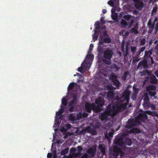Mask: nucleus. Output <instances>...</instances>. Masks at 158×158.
Returning a JSON list of instances; mask_svg holds the SVG:
<instances>
[{
  "label": "nucleus",
  "mask_w": 158,
  "mask_h": 158,
  "mask_svg": "<svg viewBox=\"0 0 158 158\" xmlns=\"http://www.w3.org/2000/svg\"><path fill=\"white\" fill-rule=\"evenodd\" d=\"M130 49L133 54H134L135 52L137 50V48L135 46H132L130 47Z\"/></svg>",
  "instance_id": "nucleus-37"
},
{
  "label": "nucleus",
  "mask_w": 158,
  "mask_h": 158,
  "mask_svg": "<svg viewBox=\"0 0 158 158\" xmlns=\"http://www.w3.org/2000/svg\"><path fill=\"white\" fill-rule=\"evenodd\" d=\"M117 77L116 75H112L110 77V80L111 82H113L116 80L117 79Z\"/></svg>",
  "instance_id": "nucleus-26"
},
{
  "label": "nucleus",
  "mask_w": 158,
  "mask_h": 158,
  "mask_svg": "<svg viewBox=\"0 0 158 158\" xmlns=\"http://www.w3.org/2000/svg\"><path fill=\"white\" fill-rule=\"evenodd\" d=\"M149 107H151L152 110H155V105L152 104L150 103L149 104Z\"/></svg>",
  "instance_id": "nucleus-55"
},
{
  "label": "nucleus",
  "mask_w": 158,
  "mask_h": 158,
  "mask_svg": "<svg viewBox=\"0 0 158 158\" xmlns=\"http://www.w3.org/2000/svg\"><path fill=\"white\" fill-rule=\"evenodd\" d=\"M85 132H87V133H93L92 131H91V128L89 126L86 127V128H84Z\"/></svg>",
  "instance_id": "nucleus-29"
},
{
  "label": "nucleus",
  "mask_w": 158,
  "mask_h": 158,
  "mask_svg": "<svg viewBox=\"0 0 158 158\" xmlns=\"http://www.w3.org/2000/svg\"><path fill=\"white\" fill-rule=\"evenodd\" d=\"M138 12H139V11L136 10H134L133 12L134 14L135 15H137L138 14Z\"/></svg>",
  "instance_id": "nucleus-64"
},
{
  "label": "nucleus",
  "mask_w": 158,
  "mask_h": 158,
  "mask_svg": "<svg viewBox=\"0 0 158 158\" xmlns=\"http://www.w3.org/2000/svg\"><path fill=\"white\" fill-rule=\"evenodd\" d=\"M85 131L84 129H82L80 132V133L81 134H85Z\"/></svg>",
  "instance_id": "nucleus-61"
},
{
  "label": "nucleus",
  "mask_w": 158,
  "mask_h": 158,
  "mask_svg": "<svg viewBox=\"0 0 158 158\" xmlns=\"http://www.w3.org/2000/svg\"><path fill=\"white\" fill-rule=\"evenodd\" d=\"M77 149L78 152L73 154V157L75 158L79 157L81 156L82 155L81 152L83 151L82 147L81 146H78Z\"/></svg>",
  "instance_id": "nucleus-13"
},
{
  "label": "nucleus",
  "mask_w": 158,
  "mask_h": 158,
  "mask_svg": "<svg viewBox=\"0 0 158 158\" xmlns=\"http://www.w3.org/2000/svg\"><path fill=\"white\" fill-rule=\"evenodd\" d=\"M64 111V108H61L60 110H59V111H58V112L60 113V114H62L63 113Z\"/></svg>",
  "instance_id": "nucleus-63"
},
{
  "label": "nucleus",
  "mask_w": 158,
  "mask_h": 158,
  "mask_svg": "<svg viewBox=\"0 0 158 158\" xmlns=\"http://www.w3.org/2000/svg\"><path fill=\"white\" fill-rule=\"evenodd\" d=\"M131 15H124L123 17V18L124 19L127 20H129L131 19Z\"/></svg>",
  "instance_id": "nucleus-39"
},
{
  "label": "nucleus",
  "mask_w": 158,
  "mask_h": 158,
  "mask_svg": "<svg viewBox=\"0 0 158 158\" xmlns=\"http://www.w3.org/2000/svg\"><path fill=\"white\" fill-rule=\"evenodd\" d=\"M147 73V72L146 71H143L141 72L140 73V75L141 76H146Z\"/></svg>",
  "instance_id": "nucleus-48"
},
{
  "label": "nucleus",
  "mask_w": 158,
  "mask_h": 158,
  "mask_svg": "<svg viewBox=\"0 0 158 158\" xmlns=\"http://www.w3.org/2000/svg\"><path fill=\"white\" fill-rule=\"evenodd\" d=\"M65 127L67 128V130L71 128V125L69 124H66Z\"/></svg>",
  "instance_id": "nucleus-52"
},
{
  "label": "nucleus",
  "mask_w": 158,
  "mask_h": 158,
  "mask_svg": "<svg viewBox=\"0 0 158 158\" xmlns=\"http://www.w3.org/2000/svg\"><path fill=\"white\" fill-rule=\"evenodd\" d=\"M114 143L115 145L120 147H122L125 144L131 146L132 142L131 139L129 138H125V137L123 135L117 136L115 139Z\"/></svg>",
  "instance_id": "nucleus-3"
},
{
  "label": "nucleus",
  "mask_w": 158,
  "mask_h": 158,
  "mask_svg": "<svg viewBox=\"0 0 158 158\" xmlns=\"http://www.w3.org/2000/svg\"><path fill=\"white\" fill-rule=\"evenodd\" d=\"M131 93V91L127 89L123 92L122 96V98L123 99H130V97Z\"/></svg>",
  "instance_id": "nucleus-14"
},
{
  "label": "nucleus",
  "mask_w": 158,
  "mask_h": 158,
  "mask_svg": "<svg viewBox=\"0 0 158 158\" xmlns=\"http://www.w3.org/2000/svg\"><path fill=\"white\" fill-rule=\"evenodd\" d=\"M60 131L62 132H66L67 131V129L66 128H65L64 127H62L60 128Z\"/></svg>",
  "instance_id": "nucleus-50"
},
{
  "label": "nucleus",
  "mask_w": 158,
  "mask_h": 158,
  "mask_svg": "<svg viewBox=\"0 0 158 158\" xmlns=\"http://www.w3.org/2000/svg\"><path fill=\"white\" fill-rule=\"evenodd\" d=\"M146 63L145 62L143 61H140L138 63L137 66L138 68H139L142 66H144L146 64Z\"/></svg>",
  "instance_id": "nucleus-35"
},
{
  "label": "nucleus",
  "mask_w": 158,
  "mask_h": 158,
  "mask_svg": "<svg viewBox=\"0 0 158 158\" xmlns=\"http://www.w3.org/2000/svg\"><path fill=\"white\" fill-rule=\"evenodd\" d=\"M148 112L150 115L158 117V113L155 111H148Z\"/></svg>",
  "instance_id": "nucleus-27"
},
{
  "label": "nucleus",
  "mask_w": 158,
  "mask_h": 158,
  "mask_svg": "<svg viewBox=\"0 0 158 158\" xmlns=\"http://www.w3.org/2000/svg\"><path fill=\"white\" fill-rule=\"evenodd\" d=\"M69 148H66L61 151V154L62 155H65L68 152Z\"/></svg>",
  "instance_id": "nucleus-36"
},
{
  "label": "nucleus",
  "mask_w": 158,
  "mask_h": 158,
  "mask_svg": "<svg viewBox=\"0 0 158 158\" xmlns=\"http://www.w3.org/2000/svg\"><path fill=\"white\" fill-rule=\"evenodd\" d=\"M89 157V155L86 153H85L83 154L81 158H88Z\"/></svg>",
  "instance_id": "nucleus-45"
},
{
  "label": "nucleus",
  "mask_w": 158,
  "mask_h": 158,
  "mask_svg": "<svg viewBox=\"0 0 158 158\" xmlns=\"http://www.w3.org/2000/svg\"><path fill=\"white\" fill-rule=\"evenodd\" d=\"M98 53L99 54L102 53L103 52V49L102 47L98 46Z\"/></svg>",
  "instance_id": "nucleus-43"
},
{
  "label": "nucleus",
  "mask_w": 158,
  "mask_h": 158,
  "mask_svg": "<svg viewBox=\"0 0 158 158\" xmlns=\"http://www.w3.org/2000/svg\"><path fill=\"white\" fill-rule=\"evenodd\" d=\"M138 25L137 23L136 24L135 27L132 28L130 30V32L131 33H134L135 34H137L139 33V31H138Z\"/></svg>",
  "instance_id": "nucleus-18"
},
{
  "label": "nucleus",
  "mask_w": 158,
  "mask_h": 158,
  "mask_svg": "<svg viewBox=\"0 0 158 158\" xmlns=\"http://www.w3.org/2000/svg\"><path fill=\"white\" fill-rule=\"evenodd\" d=\"M156 94V93L155 91H150L149 92V95L151 96H154Z\"/></svg>",
  "instance_id": "nucleus-44"
},
{
  "label": "nucleus",
  "mask_w": 158,
  "mask_h": 158,
  "mask_svg": "<svg viewBox=\"0 0 158 158\" xmlns=\"http://www.w3.org/2000/svg\"><path fill=\"white\" fill-rule=\"evenodd\" d=\"M139 125V122L137 121V119L135 118H130L128 120L125 127L128 129H130Z\"/></svg>",
  "instance_id": "nucleus-7"
},
{
  "label": "nucleus",
  "mask_w": 158,
  "mask_h": 158,
  "mask_svg": "<svg viewBox=\"0 0 158 158\" xmlns=\"http://www.w3.org/2000/svg\"><path fill=\"white\" fill-rule=\"evenodd\" d=\"M67 99H62L61 104L64 106H66L67 102Z\"/></svg>",
  "instance_id": "nucleus-41"
},
{
  "label": "nucleus",
  "mask_w": 158,
  "mask_h": 158,
  "mask_svg": "<svg viewBox=\"0 0 158 158\" xmlns=\"http://www.w3.org/2000/svg\"><path fill=\"white\" fill-rule=\"evenodd\" d=\"M81 91L79 85L77 83L71 82L67 88L66 97H63L62 99H77L81 96Z\"/></svg>",
  "instance_id": "nucleus-2"
},
{
  "label": "nucleus",
  "mask_w": 158,
  "mask_h": 158,
  "mask_svg": "<svg viewBox=\"0 0 158 158\" xmlns=\"http://www.w3.org/2000/svg\"><path fill=\"white\" fill-rule=\"evenodd\" d=\"M81 115L83 117H87L88 115V114L85 112L81 113Z\"/></svg>",
  "instance_id": "nucleus-51"
},
{
  "label": "nucleus",
  "mask_w": 158,
  "mask_h": 158,
  "mask_svg": "<svg viewBox=\"0 0 158 158\" xmlns=\"http://www.w3.org/2000/svg\"><path fill=\"white\" fill-rule=\"evenodd\" d=\"M93 56L91 55H87L86 57L89 59H91L93 58Z\"/></svg>",
  "instance_id": "nucleus-59"
},
{
  "label": "nucleus",
  "mask_w": 158,
  "mask_h": 158,
  "mask_svg": "<svg viewBox=\"0 0 158 158\" xmlns=\"http://www.w3.org/2000/svg\"><path fill=\"white\" fill-rule=\"evenodd\" d=\"M130 132L132 133H140L141 132L140 130L138 128H135L131 129L130 130Z\"/></svg>",
  "instance_id": "nucleus-23"
},
{
  "label": "nucleus",
  "mask_w": 158,
  "mask_h": 158,
  "mask_svg": "<svg viewBox=\"0 0 158 158\" xmlns=\"http://www.w3.org/2000/svg\"><path fill=\"white\" fill-rule=\"evenodd\" d=\"M118 146L116 145H115L113 148L112 151L111 149H110V156L112 154L113 156H118L120 154V157H122L124 155V153L122 151L121 149Z\"/></svg>",
  "instance_id": "nucleus-5"
},
{
  "label": "nucleus",
  "mask_w": 158,
  "mask_h": 158,
  "mask_svg": "<svg viewBox=\"0 0 158 158\" xmlns=\"http://www.w3.org/2000/svg\"><path fill=\"white\" fill-rule=\"evenodd\" d=\"M104 43V42L103 41V40H102L101 39L99 40V44L100 45H103Z\"/></svg>",
  "instance_id": "nucleus-60"
},
{
  "label": "nucleus",
  "mask_w": 158,
  "mask_h": 158,
  "mask_svg": "<svg viewBox=\"0 0 158 158\" xmlns=\"http://www.w3.org/2000/svg\"><path fill=\"white\" fill-rule=\"evenodd\" d=\"M150 80V77L148 76V77H146L145 78V80H144L143 81V84H144L146 83V81H148L149 80Z\"/></svg>",
  "instance_id": "nucleus-46"
},
{
  "label": "nucleus",
  "mask_w": 158,
  "mask_h": 158,
  "mask_svg": "<svg viewBox=\"0 0 158 158\" xmlns=\"http://www.w3.org/2000/svg\"><path fill=\"white\" fill-rule=\"evenodd\" d=\"M137 119V121L139 122V125L141 124V122H144L148 118L146 113L145 112L140 113L136 118H135Z\"/></svg>",
  "instance_id": "nucleus-8"
},
{
  "label": "nucleus",
  "mask_w": 158,
  "mask_h": 158,
  "mask_svg": "<svg viewBox=\"0 0 158 158\" xmlns=\"http://www.w3.org/2000/svg\"><path fill=\"white\" fill-rule=\"evenodd\" d=\"M76 151V148H72L71 149L70 151L71 152H73V154L74 153H75L74 152Z\"/></svg>",
  "instance_id": "nucleus-54"
},
{
  "label": "nucleus",
  "mask_w": 158,
  "mask_h": 158,
  "mask_svg": "<svg viewBox=\"0 0 158 158\" xmlns=\"http://www.w3.org/2000/svg\"><path fill=\"white\" fill-rule=\"evenodd\" d=\"M107 88L108 89L110 90L108 92L107 94L108 99H113L114 95V91L113 90V87L111 85H108Z\"/></svg>",
  "instance_id": "nucleus-10"
},
{
  "label": "nucleus",
  "mask_w": 158,
  "mask_h": 158,
  "mask_svg": "<svg viewBox=\"0 0 158 158\" xmlns=\"http://www.w3.org/2000/svg\"><path fill=\"white\" fill-rule=\"evenodd\" d=\"M95 107V104L94 103L90 104L89 103H86L85 105V111L89 113L91 112V110H94V108Z\"/></svg>",
  "instance_id": "nucleus-9"
},
{
  "label": "nucleus",
  "mask_w": 158,
  "mask_h": 158,
  "mask_svg": "<svg viewBox=\"0 0 158 158\" xmlns=\"http://www.w3.org/2000/svg\"><path fill=\"white\" fill-rule=\"evenodd\" d=\"M121 24L124 27H126L128 25L127 21L123 19L121 20Z\"/></svg>",
  "instance_id": "nucleus-32"
},
{
  "label": "nucleus",
  "mask_w": 158,
  "mask_h": 158,
  "mask_svg": "<svg viewBox=\"0 0 158 158\" xmlns=\"http://www.w3.org/2000/svg\"><path fill=\"white\" fill-rule=\"evenodd\" d=\"M145 48H146L144 46L140 48L139 51L142 52L144 51L145 50Z\"/></svg>",
  "instance_id": "nucleus-57"
},
{
  "label": "nucleus",
  "mask_w": 158,
  "mask_h": 158,
  "mask_svg": "<svg viewBox=\"0 0 158 158\" xmlns=\"http://www.w3.org/2000/svg\"><path fill=\"white\" fill-rule=\"evenodd\" d=\"M114 54L112 49L109 48H106L103 52V62L107 64H110L111 63V59Z\"/></svg>",
  "instance_id": "nucleus-4"
},
{
  "label": "nucleus",
  "mask_w": 158,
  "mask_h": 158,
  "mask_svg": "<svg viewBox=\"0 0 158 158\" xmlns=\"http://www.w3.org/2000/svg\"><path fill=\"white\" fill-rule=\"evenodd\" d=\"M87 65L88 64L86 62H84L82 63L81 64V66L78 68V71L81 73H82L84 69L85 70L87 69Z\"/></svg>",
  "instance_id": "nucleus-15"
},
{
  "label": "nucleus",
  "mask_w": 158,
  "mask_h": 158,
  "mask_svg": "<svg viewBox=\"0 0 158 158\" xmlns=\"http://www.w3.org/2000/svg\"><path fill=\"white\" fill-rule=\"evenodd\" d=\"M155 24L153 23H152L151 21H149L148 23V25L149 28L153 29Z\"/></svg>",
  "instance_id": "nucleus-31"
},
{
  "label": "nucleus",
  "mask_w": 158,
  "mask_h": 158,
  "mask_svg": "<svg viewBox=\"0 0 158 158\" xmlns=\"http://www.w3.org/2000/svg\"><path fill=\"white\" fill-rule=\"evenodd\" d=\"M99 149L100 150V152L102 153V155H105L106 154V148L104 145L102 144H100L98 147Z\"/></svg>",
  "instance_id": "nucleus-17"
},
{
  "label": "nucleus",
  "mask_w": 158,
  "mask_h": 158,
  "mask_svg": "<svg viewBox=\"0 0 158 158\" xmlns=\"http://www.w3.org/2000/svg\"><path fill=\"white\" fill-rule=\"evenodd\" d=\"M69 119L72 121H75L76 120L77 117L75 114H70L69 116Z\"/></svg>",
  "instance_id": "nucleus-24"
},
{
  "label": "nucleus",
  "mask_w": 158,
  "mask_h": 158,
  "mask_svg": "<svg viewBox=\"0 0 158 158\" xmlns=\"http://www.w3.org/2000/svg\"><path fill=\"white\" fill-rule=\"evenodd\" d=\"M61 115L62 114H60V113H59L58 112H56L55 119H58V120H59L61 117Z\"/></svg>",
  "instance_id": "nucleus-34"
},
{
  "label": "nucleus",
  "mask_w": 158,
  "mask_h": 158,
  "mask_svg": "<svg viewBox=\"0 0 158 158\" xmlns=\"http://www.w3.org/2000/svg\"><path fill=\"white\" fill-rule=\"evenodd\" d=\"M77 119H80L82 117L81 115V113H80L79 114H77L76 115Z\"/></svg>",
  "instance_id": "nucleus-49"
},
{
  "label": "nucleus",
  "mask_w": 158,
  "mask_h": 158,
  "mask_svg": "<svg viewBox=\"0 0 158 158\" xmlns=\"http://www.w3.org/2000/svg\"><path fill=\"white\" fill-rule=\"evenodd\" d=\"M103 41L105 43H110L111 42V40L109 38L106 37L103 39Z\"/></svg>",
  "instance_id": "nucleus-33"
},
{
  "label": "nucleus",
  "mask_w": 158,
  "mask_h": 158,
  "mask_svg": "<svg viewBox=\"0 0 158 158\" xmlns=\"http://www.w3.org/2000/svg\"><path fill=\"white\" fill-rule=\"evenodd\" d=\"M144 102L143 104V107L145 108H149V104L150 103L149 102L150 99H143Z\"/></svg>",
  "instance_id": "nucleus-19"
},
{
  "label": "nucleus",
  "mask_w": 158,
  "mask_h": 158,
  "mask_svg": "<svg viewBox=\"0 0 158 158\" xmlns=\"http://www.w3.org/2000/svg\"><path fill=\"white\" fill-rule=\"evenodd\" d=\"M117 100L116 103L112 106V104L110 103L108 105L106 110L101 113L99 117L102 121L108 120V116H114L118 112L124 110L127 107V103L130 99H113Z\"/></svg>",
  "instance_id": "nucleus-1"
},
{
  "label": "nucleus",
  "mask_w": 158,
  "mask_h": 158,
  "mask_svg": "<svg viewBox=\"0 0 158 158\" xmlns=\"http://www.w3.org/2000/svg\"><path fill=\"white\" fill-rule=\"evenodd\" d=\"M146 42V40L145 38H143L140 40V45L141 46L144 45Z\"/></svg>",
  "instance_id": "nucleus-40"
},
{
  "label": "nucleus",
  "mask_w": 158,
  "mask_h": 158,
  "mask_svg": "<svg viewBox=\"0 0 158 158\" xmlns=\"http://www.w3.org/2000/svg\"><path fill=\"white\" fill-rule=\"evenodd\" d=\"M129 72L128 71L125 72L122 75L121 79L123 81H125L127 77L129 75Z\"/></svg>",
  "instance_id": "nucleus-21"
},
{
  "label": "nucleus",
  "mask_w": 158,
  "mask_h": 158,
  "mask_svg": "<svg viewBox=\"0 0 158 158\" xmlns=\"http://www.w3.org/2000/svg\"><path fill=\"white\" fill-rule=\"evenodd\" d=\"M95 30L97 31L98 30L100 29L101 28V26L99 22H96L95 24Z\"/></svg>",
  "instance_id": "nucleus-28"
},
{
  "label": "nucleus",
  "mask_w": 158,
  "mask_h": 158,
  "mask_svg": "<svg viewBox=\"0 0 158 158\" xmlns=\"http://www.w3.org/2000/svg\"><path fill=\"white\" fill-rule=\"evenodd\" d=\"M112 19L113 20H116L117 18V16L115 14L113 15H111Z\"/></svg>",
  "instance_id": "nucleus-56"
},
{
  "label": "nucleus",
  "mask_w": 158,
  "mask_h": 158,
  "mask_svg": "<svg viewBox=\"0 0 158 158\" xmlns=\"http://www.w3.org/2000/svg\"><path fill=\"white\" fill-rule=\"evenodd\" d=\"M96 150V148L93 147L89 148L87 150L86 152L90 155V157H93L95 155Z\"/></svg>",
  "instance_id": "nucleus-12"
},
{
  "label": "nucleus",
  "mask_w": 158,
  "mask_h": 158,
  "mask_svg": "<svg viewBox=\"0 0 158 158\" xmlns=\"http://www.w3.org/2000/svg\"><path fill=\"white\" fill-rule=\"evenodd\" d=\"M133 92H134V94L136 96L138 93V92H139L138 89L137 88H135L134 86H133Z\"/></svg>",
  "instance_id": "nucleus-38"
},
{
  "label": "nucleus",
  "mask_w": 158,
  "mask_h": 158,
  "mask_svg": "<svg viewBox=\"0 0 158 158\" xmlns=\"http://www.w3.org/2000/svg\"><path fill=\"white\" fill-rule=\"evenodd\" d=\"M113 85L116 87H119L120 85V82L117 79L113 82Z\"/></svg>",
  "instance_id": "nucleus-30"
},
{
  "label": "nucleus",
  "mask_w": 158,
  "mask_h": 158,
  "mask_svg": "<svg viewBox=\"0 0 158 158\" xmlns=\"http://www.w3.org/2000/svg\"><path fill=\"white\" fill-rule=\"evenodd\" d=\"M95 102L97 105H95L93 110L96 112H99L102 110V107L104 104V99H95Z\"/></svg>",
  "instance_id": "nucleus-6"
},
{
  "label": "nucleus",
  "mask_w": 158,
  "mask_h": 158,
  "mask_svg": "<svg viewBox=\"0 0 158 158\" xmlns=\"http://www.w3.org/2000/svg\"><path fill=\"white\" fill-rule=\"evenodd\" d=\"M150 82L152 84H156L157 82L156 77L153 74L151 75Z\"/></svg>",
  "instance_id": "nucleus-20"
},
{
  "label": "nucleus",
  "mask_w": 158,
  "mask_h": 158,
  "mask_svg": "<svg viewBox=\"0 0 158 158\" xmlns=\"http://www.w3.org/2000/svg\"><path fill=\"white\" fill-rule=\"evenodd\" d=\"M140 60V59L139 58V57L136 56L134 57L133 59V61L134 62H138Z\"/></svg>",
  "instance_id": "nucleus-42"
},
{
  "label": "nucleus",
  "mask_w": 158,
  "mask_h": 158,
  "mask_svg": "<svg viewBox=\"0 0 158 158\" xmlns=\"http://www.w3.org/2000/svg\"><path fill=\"white\" fill-rule=\"evenodd\" d=\"M135 3V6L137 9H142L143 7V2L141 0H133Z\"/></svg>",
  "instance_id": "nucleus-11"
},
{
  "label": "nucleus",
  "mask_w": 158,
  "mask_h": 158,
  "mask_svg": "<svg viewBox=\"0 0 158 158\" xmlns=\"http://www.w3.org/2000/svg\"><path fill=\"white\" fill-rule=\"evenodd\" d=\"M157 7H153L152 10V14H153L154 13H156L157 11Z\"/></svg>",
  "instance_id": "nucleus-53"
},
{
  "label": "nucleus",
  "mask_w": 158,
  "mask_h": 158,
  "mask_svg": "<svg viewBox=\"0 0 158 158\" xmlns=\"http://www.w3.org/2000/svg\"><path fill=\"white\" fill-rule=\"evenodd\" d=\"M114 69H115L116 71H118L119 69V68L117 65H115L113 67Z\"/></svg>",
  "instance_id": "nucleus-58"
},
{
  "label": "nucleus",
  "mask_w": 158,
  "mask_h": 158,
  "mask_svg": "<svg viewBox=\"0 0 158 158\" xmlns=\"http://www.w3.org/2000/svg\"><path fill=\"white\" fill-rule=\"evenodd\" d=\"M152 52L151 50H149L148 51H145V52L144 57L145 58L149 57L150 58L151 60H153L152 57L150 56L152 54ZM152 61H153V60Z\"/></svg>",
  "instance_id": "nucleus-16"
},
{
  "label": "nucleus",
  "mask_w": 158,
  "mask_h": 158,
  "mask_svg": "<svg viewBox=\"0 0 158 158\" xmlns=\"http://www.w3.org/2000/svg\"><path fill=\"white\" fill-rule=\"evenodd\" d=\"M97 32L98 31L95 30L94 33L92 35L93 39L94 41L97 40L98 36L99 34Z\"/></svg>",
  "instance_id": "nucleus-25"
},
{
  "label": "nucleus",
  "mask_w": 158,
  "mask_h": 158,
  "mask_svg": "<svg viewBox=\"0 0 158 158\" xmlns=\"http://www.w3.org/2000/svg\"><path fill=\"white\" fill-rule=\"evenodd\" d=\"M113 133L112 132H110L109 133V134H108L107 133L105 134V136L106 138L108 141H110L111 138L113 136Z\"/></svg>",
  "instance_id": "nucleus-22"
},
{
  "label": "nucleus",
  "mask_w": 158,
  "mask_h": 158,
  "mask_svg": "<svg viewBox=\"0 0 158 158\" xmlns=\"http://www.w3.org/2000/svg\"><path fill=\"white\" fill-rule=\"evenodd\" d=\"M108 4L111 6L112 7H113L114 6V2L112 1H108Z\"/></svg>",
  "instance_id": "nucleus-47"
},
{
  "label": "nucleus",
  "mask_w": 158,
  "mask_h": 158,
  "mask_svg": "<svg viewBox=\"0 0 158 158\" xmlns=\"http://www.w3.org/2000/svg\"><path fill=\"white\" fill-rule=\"evenodd\" d=\"M52 157V154L50 153H48L47 154V158H51Z\"/></svg>",
  "instance_id": "nucleus-62"
}]
</instances>
